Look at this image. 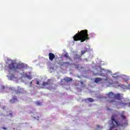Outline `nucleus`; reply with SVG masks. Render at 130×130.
Listing matches in <instances>:
<instances>
[{
  "instance_id": "obj_30",
  "label": "nucleus",
  "mask_w": 130,
  "mask_h": 130,
  "mask_svg": "<svg viewBox=\"0 0 130 130\" xmlns=\"http://www.w3.org/2000/svg\"><path fill=\"white\" fill-rule=\"evenodd\" d=\"M30 84H32V82H30Z\"/></svg>"
},
{
  "instance_id": "obj_11",
  "label": "nucleus",
  "mask_w": 130,
  "mask_h": 130,
  "mask_svg": "<svg viewBox=\"0 0 130 130\" xmlns=\"http://www.w3.org/2000/svg\"><path fill=\"white\" fill-rule=\"evenodd\" d=\"M114 98L117 100H121V94L120 93H117L115 94Z\"/></svg>"
},
{
  "instance_id": "obj_25",
  "label": "nucleus",
  "mask_w": 130,
  "mask_h": 130,
  "mask_svg": "<svg viewBox=\"0 0 130 130\" xmlns=\"http://www.w3.org/2000/svg\"><path fill=\"white\" fill-rule=\"evenodd\" d=\"M39 84H40L39 81H37V85H39Z\"/></svg>"
},
{
  "instance_id": "obj_1",
  "label": "nucleus",
  "mask_w": 130,
  "mask_h": 130,
  "mask_svg": "<svg viewBox=\"0 0 130 130\" xmlns=\"http://www.w3.org/2000/svg\"><path fill=\"white\" fill-rule=\"evenodd\" d=\"M89 35H88V30L85 29L78 31L77 34L73 37L74 41H80V42H84L86 40H89Z\"/></svg>"
},
{
  "instance_id": "obj_31",
  "label": "nucleus",
  "mask_w": 130,
  "mask_h": 130,
  "mask_svg": "<svg viewBox=\"0 0 130 130\" xmlns=\"http://www.w3.org/2000/svg\"><path fill=\"white\" fill-rule=\"evenodd\" d=\"M126 81H127V79H126Z\"/></svg>"
},
{
  "instance_id": "obj_22",
  "label": "nucleus",
  "mask_w": 130,
  "mask_h": 130,
  "mask_svg": "<svg viewBox=\"0 0 130 130\" xmlns=\"http://www.w3.org/2000/svg\"><path fill=\"white\" fill-rule=\"evenodd\" d=\"M36 104H37L38 106L41 105V103H40L39 102H37L36 103Z\"/></svg>"
},
{
  "instance_id": "obj_4",
  "label": "nucleus",
  "mask_w": 130,
  "mask_h": 130,
  "mask_svg": "<svg viewBox=\"0 0 130 130\" xmlns=\"http://www.w3.org/2000/svg\"><path fill=\"white\" fill-rule=\"evenodd\" d=\"M7 63L8 64V68L11 71H16L17 69V66H16V63L12 60H8Z\"/></svg>"
},
{
  "instance_id": "obj_19",
  "label": "nucleus",
  "mask_w": 130,
  "mask_h": 130,
  "mask_svg": "<svg viewBox=\"0 0 130 130\" xmlns=\"http://www.w3.org/2000/svg\"><path fill=\"white\" fill-rule=\"evenodd\" d=\"M109 103H113L115 102V100H110L108 101Z\"/></svg>"
},
{
  "instance_id": "obj_18",
  "label": "nucleus",
  "mask_w": 130,
  "mask_h": 130,
  "mask_svg": "<svg viewBox=\"0 0 130 130\" xmlns=\"http://www.w3.org/2000/svg\"><path fill=\"white\" fill-rule=\"evenodd\" d=\"M121 118L122 119H123V120H124L126 118V117H125V116H124L123 115V114L121 115Z\"/></svg>"
},
{
  "instance_id": "obj_16",
  "label": "nucleus",
  "mask_w": 130,
  "mask_h": 130,
  "mask_svg": "<svg viewBox=\"0 0 130 130\" xmlns=\"http://www.w3.org/2000/svg\"><path fill=\"white\" fill-rule=\"evenodd\" d=\"M60 64V66H64V64H70V62H62Z\"/></svg>"
},
{
  "instance_id": "obj_27",
  "label": "nucleus",
  "mask_w": 130,
  "mask_h": 130,
  "mask_svg": "<svg viewBox=\"0 0 130 130\" xmlns=\"http://www.w3.org/2000/svg\"><path fill=\"white\" fill-rule=\"evenodd\" d=\"M10 90H14V88L11 87V88H10Z\"/></svg>"
},
{
  "instance_id": "obj_10",
  "label": "nucleus",
  "mask_w": 130,
  "mask_h": 130,
  "mask_svg": "<svg viewBox=\"0 0 130 130\" xmlns=\"http://www.w3.org/2000/svg\"><path fill=\"white\" fill-rule=\"evenodd\" d=\"M118 103L119 105H123V106L129 105V106H130V102L129 103H124L122 101H120L119 102H118Z\"/></svg>"
},
{
  "instance_id": "obj_26",
  "label": "nucleus",
  "mask_w": 130,
  "mask_h": 130,
  "mask_svg": "<svg viewBox=\"0 0 130 130\" xmlns=\"http://www.w3.org/2000/svg\"><path fill=\"white\" fill-rule=\"evenodd\" d=\"M2 128L3 129H7V128H6L5 127H3Z\"/></svg>"
},
{
  "instance_id": "obj_3",
  "label": "nucleus",
  "mask_w": 130,
  "mask_h": 130,
  "mask_svg": "<svg viewBox=\"0 0 130 130\" xmlns=\"http://www.w3.org/2000/svg\"><path fill=\"white\" fill-rule=\"evenodd\" d=\"M52 85H53V81L51 79H49L46 82H43L42 86H43L46 89L52 90V89H53Z\"/></svg>"
},
{
  "instance_id": "obj_14",
  "label": "nucleus",
  "mask_w": 130,
  "mask_h": 130,
  "mask_svg": "<svg viewBox=\"0 0 130 130\" xmlns=\"http://www.w3.org/2000/svg\"><path fill=\"white\" fill-rule=\"evenodd\" d=\"M64 57H66V58H67L68 59H71V57H70V55H69V53H66L64 54Z\"/></svg>"
},
{
  "instance_id": "obj_28",
  "label": "nucleus",
  "mask_w": 130,
  "mask_h": 130,
  "mask_svg": "<svg viewBox=\"0 0 130 130\" xmlns=\"http://www.w3.org/2000/svg\"><path fill=\"white\" fill-rule=\"evenodd\" d=\"M128 87L129 88V89H130V84H129V85H128Z\"/></svg>"
},
{
  "instance_id": "obj_15",
  "label": "nucleus",
  "mask_w": 130,
  "mask_h": 130,
  "mask_svg": "<svg viewBox=\"0 0 130 130\" xmlns=\"http://www.w3.org/2000/svg\"><path fill=\"white\" fill-rule=\"evenodd\" d=\"M86 52H87V49H86L85 50H82L81 51V56H82V55H84V54H85L86 53Z\"/></svg>"
},
{
  "instance_id": "obj_8",
  "label": "nucleus",
  "mask_w": 130,
  "mask_h": 130,
  "mask_svg": "<svg viewBox=\"0 0 130 130\" xmlns=\"http://www.w3.org/2000/svg\"><path fill=\"white\" fill-rule=\"evenodd\" d=\"M55 58V55L52 53H49V59L50 60L52 61Z\"/></svg>"
},
{
  "instance_id": "obj_21",
  "label": "nucleus",
  "mask_w": 130,
  "mask_h": 130,
  "mask_svg": "<svg viewBox=\"0 0 130 130\" xmlns=\"http://www.w3.org/2000/svg\"><path fill=\"white\" fill-rule=\"evenodd\" d=\"M27 79H28V80H31L32 79V76L31 75H28V76H27V77H26Z\"/></svg>"
},
{
  "instance_id": "obj_9",
  "label": "nucleus",
  "mask_w": 130,
  "mask_h": 130,
  "mask_svg": "<svg viewBox=\"0 0 130 130\" xmlns=\"http://www.w3.org/2000/svg\"><path fill=\"white\" fill-rule=\"evenodd\" d=\"M63 80L66 83H69V82H72V81H73V79L71 78H69L68 77H64Z\"/></svg>"
},
{
  "instance_id": "obj_23",
  "label": "nucleus",
  "mask_w": 130,
  "mask_h": 130,
  "mask_svg": "<svg viewBox=\"0 0 130 130\" xmlns=\"http://www.w3.org/2000/svg\"><path fill=\"white\" fill-rule=\"evenodd\" d=\"M24 77H25V78H27L29 75H28V74L27 73H24L23 75Z\"/></svg>"
},
{
  "instance_id": "obj_2",
  "label": "nucleus",
  "mask_w": 130,
  "mask_h": 130,
  "mask_svg": "<svg viewBox=\"0 0 130 130\" xmlns=\"http://www.w3.org/2000/svg\"><path fill=\"white\" fill-rule=\"evenodd\" d=\"M112 123L111 124V127L109 130H117L120 126L124 127L127 125V121H125L124 123L120 124L115 120L114 116H111Z\"/></svg>"
},
{
  "instance_id": "obj_24",
  "label": "nucleus",
  "mask_w": 130,
  "mask_h": 130,
  "mask_svg": "<svg viewBox=\"0 0 130 130\" xmlns=\"http://www.w3.org/2000/svg\"><path fill=\"white\" fill-rule=\"evenodd\" d=\"M9 115H10V116L12 117L13 116V113H10Z\"/></svg>"
},
{
  "instance_id": "obj_29",
  "label": "nucleus",
  "mask_w": 130,
  "mask_h": 130,
  "mask_svg": "<svg viewBox=\"0 0 130 130\" xmlns=\"http://www.w3.org/2000/svg\"><path fill=\"white\" fill-rule=\"evenodd\" d=\"M17 92H19V93H21V91H17Z\"/></svg>"
},
{
  "instance_id": "obj_5",
  "label": "nucleus",
  "mask_w": 130,
  "mask_h": 130,
  "mask_svg": "<svg viewBox=\"0 0 130 130\" xmlns=\"http://www.w3.org/2000/svg\"><path fill=\"white\" fill-rule=\"evenodd\" d=\"M115 94L112 92H110L109 93L106 94V96L109 99H113L115 97Z\"/></svg>"
},
{
  "instance_id": "obj_17",
  "label": "nucleus",
  "mask_w": 130,
  "mask_h": 130,
  "mask_svg": "<svg viewBox=\"0 0 130 130\" xmlns=\"http://www.w3.org/2000/svg\"><path fill=\"white\" fill-rule=\"evenodd\" d=\"M87 101H89V102H94V100L92 98L87 99Z\"/></svg>"
},
{
  "instance_id": "obj_12",
  "label": "nucleus",
  "mask_w": 130,
  "mask_h": 130,
  "mask_svg": "<svg viewBox=\"0 0 130 130\" xmlns=\"http://www.w3.org/2000/svg\"><path fill=\"white\" fill-rule=\"evenodd\" d=\"M18 100L17 99V97L16 96H14L12 98V99L10 100V103H15V102H16V101H17Z\"/></svg>"
},
{
  "instance_id": "obj_7",
  "label": "nucleus",
  "mask_w": 130,
  "mask_h": 130,
  "mask_svg": "<svg viewBox=\"0 0 130 130\" xmlns=\"http://www.w3.org/2000/svg\"><path fill=\"white\" fill-rule=\"evenodd\" d=\"M82 56L79 54H76L74 56V60H82Z\"/></svg>"
},
{
  "instance_id": "obj_6",
  "label": "nucleus",
  "mask_w": 130,
  "mask_h": 130,
  "mask_svg": "<svg viewBox=\"0 0 130 130\" xmlns=\"http://www.w3.org/2000/svg\"><path fill=\"white\" fill-rule=\"evenodd\" d=\"M26 68V64L24 63L17 64L16 66V69L21 70V69H24Z\"/></svg>"
},
{
  "instance_id": "obj_20",
  "label": "nucleus",
  "mask_w": 130,
  "mask_h": 130,
  "mask_svg": "<svg viewBox=\"0 0 130 130\" xmlns=\"http://www.w3.org/2000/svg\"><path fill=\"white\" fill-rule=\"evenodd\" d=\"M112 77L113 78H115L116 79H117L118 76L116 75V74H113Z\"/></svg>"
},
{
  "instance_id": "obj_13",
  "label": "nucleus",
  "mask_w": 130,
  "mask_h": 130,
  "mask_svg": "<svg viewBox=\"0 0 130 130\" xmlns=\"http://www.w3.org/2000/svg\"><path fill=\"white\" fill-rule=\"evenodd\" d=\"M102 81V78H99V77L95 78V79L94 80V82L96 84H98V83H99V82H101Z\"/></svg>"
}]
</instances>
